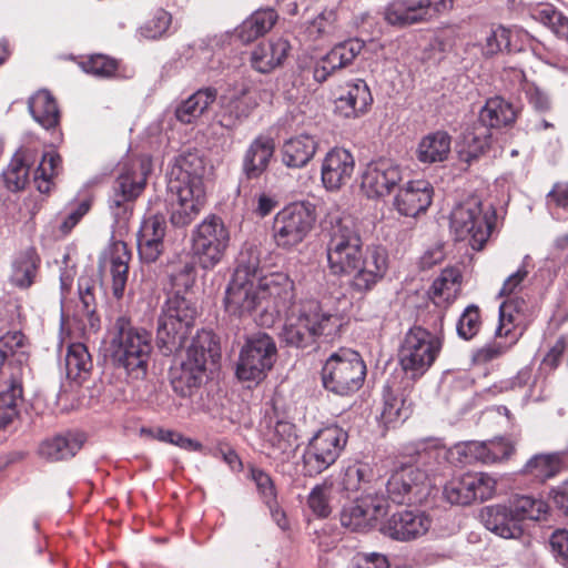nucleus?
<instances>
[{"label":"nucleus","mask_w":568,"mask_h":568,"mask_svg":"<svg viewBox=\"0 0 568 568\" xmlns=\"http://www.w3.org/2000/svg\"><path fill=\"white\" fill-rule=\"evenodd\" d=\"M36 160L37 151L31 148H23L13 155L3 172L6 186L10 191L18 192L24 189L29 181L30 166L34 164Z\"/></svg>","instance_id":"4c0bfd02"},{"label":"nucleus","mask_w":568,"mask_h":568,"mask_svg":"<svg viewBox=\"0 0 568 568\" xmlns=\"http://www.w3.org/2000/svg\"><path fill=\"white\" fill-rule=\"evenodd\" d=\"M484 526L495 535L505 539H517L524 528L510 505H491L480 511Z\"/></svg>","instance_id":"bb28decb"},{"label":"nucleus","mask_w":568,"mask_h":568,"mask_svg":"<svg viewBox=\"0 0 568 568\" xmlns=\"http://www.w3.org/2000/svg\"><path fill=\"white\" fill-rule=\"evenodd\" d=\"M452 148V136L444 130L426 134L418 143L416 156L419 162L434 164L448 159Z\"/></svg>","instance_id":"e433bc0d"},{"label":"nucleus","mask_w":568,"mask_h":568,"mask_svg":"<svg viewBox=\"0 0 568 568\" xmlns=\"http://www.w3.org/2000/svg\"><path fill=\"white\" fill-rule=\"evenodd\" d=\"M197 307L192 298L175 292L168 296L158 318L156 345L164 356L183 349L194 336Z\"/></svg>","instance_id":"423d86ee"},{"label":"nucleus","mask_w":568,"mask_h":568,"mask_svg":"<svg viewBox=\"0 0 568 568\" xmlns=\"http://www.w3.org/2000/svg\"><path fill=\"white\" fill-rule=\"evenodd\" d=\"M165 232V217L162 214H154L143 221L138 236L152 241H163Z\"/></svg>","instance_id":"e2e57ef3"},{"label":"nucleus","mask_w":568,"mask_h":568,"mask_svg":"<svg viewBox=\"0 0 568 568\" xmlns=\"http://www.w3.org/2000/svg\"><path fill=\"white\" fill-rule=\"evenodd\" d=\"M204 166L202 160L196 154L180 155L170 172L168 184L169 191H180L186 189L184 194L195 193V195L205 194L203 185Z\"/></svg>","instance_id":"412c9836"},{"label":"nucleus","mask_w":568,"mask_h":568,"mask_svg":"<svg viewBox=\"0 0 568 568\" xmlns=\"http://www.w3.org/2000/svg\"><path fill=\"white\" fill-rule=\"evenodd\" d=\"M347 439V433L337 425L317 430L303 453L304 474L313 477L329 468L341 456Z\"/></svg>","instance_id":"f8f14e48"},{"label":"nucleus","mask_w":568,"mask_h":568,"mask_svg":"<svg viewBox=\"0 0 568 568\" xmlns=\"http://www.w3.org/2000/svg\"><path fill=\"white\" fill-rule=\"evenodd\" d=\"M458 460L464 464H489L487 442H466L455 446Z\"/></svg>","instance_id":"4d7b16f0"},{"label":"nucleus","mask_w":568,"mask_h":568,"mask_svg":"<svg viewBox=\"0 0 568 568\" xmlns=\"http://www.w3.org/2000/svg\"><path fill=\"white\" fill-rule=\"evenodd\" d=\"M326 258L333 275H351L357 293L372 291L385 276L388 263L382 247L364 248L361 229L351 215H328L323 222Z\"/></svg>","instance_id":"f257e3e1"},{"label":"nucleus","mask_w":568,"mask_h":568,"mask_svg":"<svg viewBox=\"0 0 568 568\" xmlns=\"http://www.w3.org/2000/svg\"><path fill=\"white\" fill-rule=\"evenodd\" d=\"M321 375L326 390L338 396H351L363 386L366 365L356 351L339 348L326 359Z\"/></svg>","instance_id":"1a4fd4ad"},{"label":"nucleus","mask_w":568,"mask_h":568,"mask_svg":"<svg viewBox=\"0 0 568 568\" xmlns=\"http://www.w3.org/2000/svg\"><path fill=\"white\" fill-rule=\"evenodd\" d=\"M61 170V156L49 151L42 154L41 162L34 171V183L40 193L47 194L53 187V179L59 175Z\"/></svg>","instance_id":"49530a36"},{"label":"nucleus","mask_w":568,"mask_h":568,"mask_svg":"<svg viewBox=\"0 0 568 568\" xmlns=\"http://www.w3.org/2000/svg\"><path fill=\"white\" fill-rule=\"evenodd\" d=\"M349 568H389V561L379 552H359L352 559Z\"/></svg>","instance_id":"69168bd1"},{"label":"nucleus","mask_w":568,"mask_h":568,"mask_svg":"<svg viewBox=\"0 0 568 568\" xmlns=\"http://www.w3.org/2000/svg\"><path fill=\"white\" fill-rule=\"evenodd\" d=\"M528 305L526 301L518 296H509L499 307V326L496 335H508L511 326L520 324L525 318Z\"/></svg>","instance_id":"a18cd8bd"},{"label":"nucleus","mask_w":568,"mask_h":568,"mask_svg":"<svg viewBox=\"0 0 568 568\" xmlns=\"http://www.w3.org/2000/svg\"><path fill=\"white\" fill-rule=\"evenodd\" d=\"M220 103L219 123L229 130L240 125L257 105L255 99L244 91L229 97H221Z\"/></svg>","instance_id":"c756f323"},{"label":"nucleus","mask_w":568,"mask_h":568,"mask_svg":"<svg viewBox=\"0 0 568 568\" xmlns=\"http://www.w3.org/2000/svg\"><path fill=\"white\" fill-rule=\"evenodd\" d=\"M373 97L366 82L356 79L341 89L335 99V113L343 118H358L368 111Z\"/></svg>","instance_id":"a878e982"},{"label":"nucleus","mask_w":568,"mask_h":568,"mask_svg":"<svg viewBox=\"0 0 568 568\" xmlns=\"http://www.w3.org/2000/svg\"><path fill=\"white\" fill-rule=\"evenodd\" d=\"M410 414L409 405L406 406V399L403 396L393 394L388 388L384 393V406L381 413V419L385 425L394 424L398 420H405Z\"/></svg>","instance_id":"864d4df0"},{"label":"nucleus","mask_w":568,"mask_h":568,"mask_svg":"<svg viewBox=\"0 0 568 568\" xmlns=\"http://www.w3.org/2000/svg\"><path fill=\"white\" fill-rule=\"evenodd\" d=\"M549 545L557 561L568 565V530L558 529L554 531Z\"/></svg>","instance_id":"774afa93"},{"label":"nucleus","mask_w":568,"mask_h":568,"mask_svg":"<svg viewBox=\"0 0 568 568\" xmlns=\"http://www.w3.org/2000/svg\"><path fill=\"white\" fill-rule=\"evenodd\" d=\"M462 288V273L456 267L445 268L433 282L429 295L436 305L452 303Z\"/></svg>","instance_id":"79ce46f5"},{"label":"nucleus","mask_w":568,"mask_h":568,"mask_svg":"<svg viewBox=\"0 0 568 568\" xmlns=\"http://www.w3.org/2000/svg\"><path fill=\"white\" fill-rule=\"evenodd\" d=\"M260 250L254 244H244L236 260V267L233 276L239 280H251L257 282L263 275L260 272Z\"/></svg>","instance_id":"09e8293b"},{"label":"nucleus","mask_w":568,"mask_h":568,"mask_svg":"<svg viewBox=\"0 0 568 568\" xmlns=\"http://www.w3.org/2000/svg\"><path fill=\"white\" fill-rule=\"evenodd\" d=\"M294 297L293 282L285 273H271L258 278L239 280L232 276L224 295V310L230 317L245 320L253 317L260 325L271 326Z\"/></svg>","instance_id":"f03ea898"},{"label":"nucleus","mask_w":568,"mask_h":568,"mask_svg":"<svg viewBox=\"0 0 568 568\" xmlns=\"http://www.w3.org/2000/svg\"><path fill=\"white\" fill-rule=\"evenodd\" d=\"M186 189L180 191H169L171 194V223L176 227L189 225L200 213L204 205L205 194L195 195V193L184 194Z\"/></svg>","instance_id":"c9c22d12"},{"label":"nucleus","mask_w":568,"mask_h":568,"mask_svg":"<svg viewBox=\"0 0 568 568\" xmlns=\"http://www.w3.org/2000/svg\"><path fill=\"white\" fill-rule=\"evenodd\" d=\"M92 367L91 356L85 345L71 344L65 356V369L69 378L77 379L88 374Z\"/></svg>","instance_id":"3c124183"},{"label":"nucleus","mask_w":568,"mask_h":568,"mask_svg":"<svg viewBox=\"0 0 568 568\" xmlns=\"http://www.w3.org/2000/svg\"><path fill=\"white\" fill-rule=\"evenodd\" d=\"M430 486L427 471L408 464L393 471L386 483V491L394 504H420L429 495Z\"/></svg>","instance_id":"dca6fc26"},{"label":"nucleus","mask_w":568,"mask_h":568,"mask_svg":"<svg viewBox=\"0 0 568 568\" xmlns=\"http://www.w3.org/2000/svg\"><path fill=\"white\" fill-rule=\"evenodd\" d=\"M277 356L274 339L266 333L248 336L241 348L236 377L242 382L261 383L273 368Z\"/></svg>","instance_id":"ddd939ff"},{"label":"nucleus","mask_w":568,"mask_h":568,"mask_svg":"<svg viewBox=\"0 0 568 568\" xmlns=\"http://www.w3.org/2000/svg\"><path fill=\"white\" fill-rule=\"evenodd\" d=\"M496 479L486 473H466L454 477L444 486V497L452 505L467 506L475 501L491 498L496 490Z\"/></svg>","instance_id":"f3484780"},{"label":"nucleus","mask_w":568,"mask_h":568,"mask_svg":"<svg viewBox=\"0 0 568 568\" xmlns=\"http://www.w3.org/2000/svg\"><path fill=\"white\" fill-rule=\"evenodd\" d=\"M40 256L34 248L29 247L20 252L12 262L10 283L20 290L33 285L40 266Z\"/></svg>","instance_id":"58836bf2"},{"label":"nucleus","mask_w":568,"mask_h":568,"mask_svg":"<svg viewBox=\"0 0 568 568\" xmlns=\"http://www.w3.org/2000/svg\"><path fill=\"white\" fill-rule=\"evenodd\" d=\"M480 313L476 305H469L465 308L457 322V334L468 341L473 338L480 328Z\"/></svg>","instance_id":"bf43d9fd"},{"label":"nucleus","mask_w":568,"mask_h":568,"mask_svg":"<svg viewBox=\"0 0 568 568\" xmlns=\"http://www.w3.org/2000/svg\"><path fill=\"white\" fill-rule=\"evenodd\" d=\"M29 343L20 331H9L0 337V366L9 381L0 389V428L18 416V404L22 400V377L28 369Z\"/></svg>","instance_id":"20e7f679"},{"label":"nucleus","mask_w":568,"mask_h":568,"mask_svg":"<svg viewBox=\"0 0 568 568\" xmlns=\"http://www.w3.org/2000/svg\"><path fill=\"white\" fill-rule=\"evenodd\" d=\"M316 150L317 142L311 135L291 138L281 148L282 163L290 169H302L313 159Z\"/></svg>","instance_id":"72a5a7b5"},{"label":"nucleus","mask_w":568,"mask_h":568,"mask_svg":"<svg viewBox=\"0 0 568 568\" xmlns=\"http://www.w3.org/2000/svg\"><path fill=\"white\" fill-rule=\"evenodd\" d=\"M316 216L310 203L296 202L282 209L274 219L273 237L278 247L291 248L306 237Z\"/></svg>","instance_id":"2eb2a0df"},{"label":"nucleus","mask_w":568,"mask_h":568,"mask_svg":"<svg viewBox=\"0 0 568 568\" xmlns=\"http://www.w3.org/2000/svg\"><path fill=\"white\" fill-rule=\"evenodd\" d=\"M365 43L358 39H349L333 47L314 65L313 78L316 82H325L335 71L348 67L362 52Z\"/></svg>","instance_id":"5701e85b"},{"label":"nucleus","mask_w":568,"mask_h":568,"mask_svg":"<svg viewBox=\"0 0 568 568\" xmlns=\"http://www.w3.org/2000/svg\"><path fill=\"white\" fill-rule=\"evenodd\" d=\"M496 223L491 205L484 207L478 199H470L456 206L450 216V229L458 241L468 240L474 250H481Z\"/></svg>","instance_id":"9d476101"},{"label":"nucleus","mask_w":568,"mask_h":568,"mask_svg":"<svg viewBox=\"0 0 568 568\" xmlns=\"http://www.w3.org/2000/svg\"><path fill=\"white\" fill-rule=\"evenodd\" d=\"M131 252L128 244L116 240L110 243L103 253L105 263H109L110 274L112 278V294L116 300L123 297L124 290L129 277V263L131 261Z\"/></svg>","instance_id":"c85d7f7f"},{"label":"nucleus","mask_w":568,"mask_h":568,"mask_svg":"<svg viewBox=\"0 0 568 568\" xmlns=\"http://www.w3.org/2000/svg\"><path fill=\"white\" fill-rule=\"evenodd\" d=\"M342 318L324 312L317 301H305L294 306L286 315L280 333L281 341L291 347L313 346L317 338L333 341L339 333Z\"/></svg>","instance_id":"7ed1b4c3"},{"label":"nucleus","mask_w":568,"mask_h":568,"mask_svg":"<svg viewBox=\"0 0 568 568\" xmlns=\"http://www.w3.org/2000/svg\"><path fill=\"white\" fill-rule=\"evenodd\" d=\"M85 437L81 433L67 432L44 439L38 449L39 456L49 462L71 458L82 448Z\"/></svg>","instance_id":"7c9ffc66"},{"label":"nucleus","mask_w":568,"mask_h":568,"mask_svg":"<svg viewBox=\"0 0 568 568\" xmlns=\"http://www.w3.org/2000/svg\"><path fill=\"white\" fill-rule=\"evenodd\" d=\"M139 256L144 263L155 262L164 251L163 241H152L138 236Z\"/></svg>","instance_id":"338daca9"},{"label":"nucleus","mask_w":568,"mask_h":568,"mask_svg":"<svg viewBox=\"0 0 568 568\" xmlns=\"http://www.w3.org/2000/svg\"><path fill=\"white\" fill-rule=\"evenodd\" d=\"M510 44V31L503 26H498L490 30L487 36L483 52L487 57H491Z\"/></svg>","instance_id":"680f3d73"},{"label":"nucleus","mask_w":568,"mask_h":568,"mask_svg":"<svg viewBox=\"0 0 568 568\" xmlns=\"http://www.w3.org/2000/svg\"><path fill=\"white\" fill-rule=\"evenodd\" d=\"M172 14L164 9H156L136 30L145 40H161L171 34Z\"/></svg>","instance_id":"de8ad7c7"},{"label":"nucleus","mask_w":568,"mask_h":568,"mask_svg":"<svg viewBox=\"0 0 568 568\" xmlns=\"http://www.w3.org/2000/svg\"><path fill=\"white\" fill-rule=\"evenodd\" d=\"M251 478L255 483L265 504L276 499V491L271 476L260 468H252Z\"/></svg>","instance_id":"0e129e2a"},{"label":"nucleus","mask_w":568,"mask_h":568,"mask_svg":"<svg viewBox=\"0 0 568 568\" xmlns=\"http://www.w3.org/2000/svg\"><path fill=\"white\" fill-rule=\"evenodd\" d=\"M531 17L557 33L568 27V19L551 4H539L532 8Z\"/></svg>","instance_id":"6e6d98bb"},{"label":"nucleus","mask_w":568,"mask_h":568,"mask_svg":"<svg viewBox=\"0 0 568 568\" xmlns=\"http://www.w3.org/2000/svg\"><path fill=\"white\" fill-rule=\"evenodd\" d=\"M277 20L273 9H262L252 13L236 29V36L243 43H250L268 32Z\"/></svg>","instance_id":"c03bdc74"},{"label":"nucleus","mask_w":568,"mask_h":568,"mask_svg":"<svg viewBox=\"0 0 568 568\" xmlns=\"http://www.w3.org/2000/svg\"><path fill=\"white\" fill-rule=\"evenodd\" d=\"M28 108L33 119L44 129L49 130L58 125L60 112L49 91H38L29 99Z\"/></svg>","instance_id":"37998d69"},{"label":"nucleus","mask_w":568,"mask_h":568,"mask_svg":"<svg viewBox=\"0 0 568 568\" xmlns=\"http://www.w3.org/2000/svg\"><path fill=\"white\" fill-rule=\"evenodd\" d=\"M491 132L483 123H474L465 129L458 144V159L462 162L471 164L489 148Z\"/></svg>","instance_id":"2f4dec72"},{"label":"nucleus","mask_w":568,"mask_h":568,"mask_svg":"<svg viewBox=\"0 0 568 568\" xmlns=\"http://www.w3.org/2000/svg\"><path fill=\"white\" fill-rule=\"evenodd\" d=\"M403 180L402 168L388 159L369 163L362 176V189L368 197L389 194Z\"/></svg>","instance_id":"aec40b11"},{"label":"nucleus","mask_w":568,"mask_h":568,"mask_svg":"<svg viewBox=\"0 0 568 568\" xmlns=\"http://www.w3.org/2000/svg\"><path fill=\"white\" fill-rule=\"evenodd\" d=\"M355 161L352 153L345 149L335 148L324 158L322 163V182L326 190L336 191L352 178Z\"/></svg>","instance_id":"393cba45"},{"label":"nucleus","mask_w":568,"mask_h":568,"mask_svg":"<svg viewBox=\"0 0 568 568\" xmlns=\"http://www.w3.org/2000/svg\"><path fill=\"white\" fill-rule=\"evenodd\" d=\"M520 525L525 519L540 520L547 513V504L531 496H520L510 504Z\"/></svg>","instance_id":"603ef678"},{"label":"nucleus","mask_w":568,"mask_h":568,"mask_svg":"<svg viewBox=\"0 0 568 568\" xmlns=\"http://www.w3.org/2000/svg\"><path fill=\"white\" fill-rule=\"evenodd\" d=\"M332 484L324 481L314 486L307 496V506L318 518H327L332 514Z\"/></svg>","instance_id":"5fc2aeb1"},{"label":"nucleus","mask_w":568,"mask_h":568,"mask_svg":"<svg viewBox=\"0 0 568 568\" xmlns=\"http://www.w3.org/2000/svg\"><path fill=\"white\" fill-rule=\"evenodd\" d=\"M192 253L205 270L215 267L230 244V232L221 217L210 215L192 232Z\"/></svg>","instance_id":"4468645a"},{"label":"nucleus","mask_w":568,"mask_h":568,"mask_svg":"<svg viewBox=\"0 0 568 568\" xmlns=\"http://www.w3.org/2000/svg\"><path fill=\"white\" fill-rule=\"evenodd\" d=\"M442 349L440 339L427 329L410 328L398 352L399 364L407 376L417 379L434 364Z\"/></svg>","instance_id":"9b49d317"},{"label":"nucleus","mask_w":568,"mask_h":568,"mask_svg":"<svg viewBox=\"0 0 568 568\" xmlns=\"http://www.w3.org/2000/svg\"><path fill=\"white\" fill-rule=\"evenodd\" d=\"M150 170L146 158H134L122 163L109 200L110 211L120 227L125 226L132 216L133 203L144 191Z\"/></svg>","instance_id":"6e6552de"},{"label":"nucleus","mask_w":568,"mask_h":568,"mask_svg":"<svg viewBox=\"0 0 568 568\" xmlns=\"http://www.w3.org/2000/svg\"><path fill=\"white\" fill-rule=\"evenodd\" d=\"M296 427L285 419H277L267 426L264 440L268 448V455L282 462L290 459L298 447Z\"/></svg>","instance_id":"cd10ccee"},{"label":"nucleus","mask_w":568,"mask_h":568,"mask_svg":"<svg viewBox=\"0 0 568 568\" xmlns=\"http://www.w3.org/2000/svg\"><path fill=\"white\" fill-rule=\"evenodd\" d=\"M561 462L557 454H540L530 458L525 465L524 473L531 475L539 480H546L557 475Z\"/></svg>","instance_id":"8fccbe9b"},{"label":"nucleus","mask_w":568,"mask_h":568,"mask_svg":"<svg viewBox=\"0 0 568 568\" xmlns=\"http://www.w3.org/2000/svg\"><path fill=\"white\" fill-rule=\"evenodd\" d=\"M434 189L426 180L408 181L394 197V207L404 216L425 213L433 202Z\"/></svg>","instance_id":"4be33fe9"},{"label":"nucleus","mask_w":568,"mask_h":568,"mask_svg":"<svg viewBox=\"0 0 568 568\" xmlns=\"http://www.w3.org/2000/svg\"><path fill=\"white\" fill-rule=\"evenodd\" d=\"M383 17L389 26L397 28L426 23L419 0H392L385 6Z\"/></svg>","instance_id":"f704fd0d"},{"label":"nucleus","mask_w":568,"mask_h":568,"mask_svg":"<svg viewBox=\"0 0 568 568\" xmlns=\"http://www.w3.org/2000/svg\"><path fill=\"white\" fill-rule=\"evenodd\" d=\"M183 348L185 356L171 368V385L178 395L190 397L204 381L207 356L214 358L219 347L211 331L196 329L195 336Z\"/></svg>","instance_id":"0eeeda50"},{"label":"nucleus","mask_w":568,"mask_h":568,"mask_svg":"<svg viewBox=\"0 0 568 568\" xmlns=\"http://www.w3.org/2000/svg\"><path fill=\"white\" fill-rule=\"evenodd\" d=\"M432 519L419 510L394 513L381 526V532L397 541H410L424 536L430 528Z\"/></svg>","instance_id":"6ab92c4d"},{"label":"nucleus","mask_w":568,"mask_h":568,"mask_svg":"<svg viewBox=\"0 0 568 568\" xmlns=\"http://www.w3.org/2000/svg\"><path fill=\"white\" fill-rule=\"evenodd\" d=\"M386 503L377 493H367L343 506L339 513L341 525L354 532H368L374 529L379 517L385 514Z\"/></svg>","instance_id":"a211bd4d"},{"label":"nucleus","mask_w":568,"mask_h":568,"mask_svg":"<svg viewBox=\"0 0 568 568\" xmlns=\"http://www.w3.org/2000/svg\"><path fill=\"white\" fill-rule=\"evenodd\" d=\"M216 98V89L211 87L199 89L176 106L175 116L181 123H193L207 110Z\"/></svg>","instance_id":"a19ab883"},{"label":"nucleus","mask_w":568,"mask_h":568,"mask_svg":"<svg viewBox=\"0 0 568 568\" xmlns=\"http://www.w3.org/2000/svg\"><path fill=\"white\" fill-rule=\"evenodd\" d=\"M81 68L85 73L100 78L113 75L118 69L115 60L103 54H94L81 62Z\"/></svg>","instance_id":"13d9d810"},{"label":"nucleus","mask_w":568,"mask_h":568,"mask_svg":"<svg viewBox=\"0 0 568 568\" xmlns=\"http://www.w3.org/2000/svg\"><path fill=\"white\" fill-rule=\"evenodd\" d=\"M517 116L516 108L501 97H494L486 101L479 112L477 123H483L489 130L511 125Z\"/></svg>","instance_id":"ea45409f"},{"label":"nucleus","mask_w":568,"mask_h":568,"mask_svg":"<svg viewBox=\"0 0 568 568\" xmlns=\"http://www.w3.org/2000/svg\"><path fill=\"white\" fill-rule=\"evenodd\" d=\"M275 149V140L268 134H258L251 141L243 154L241 168L246 180H257L267 171Z\"/></svg>","instance_id":"b1692460"},{"label":"nucleus","mask_w":568,"mask_h":568,"mask_svg":"<svg viewBox=\"0 0 568 568\" xmlns=\"http://www.w3.org/2000/svg\"><path fill=\"white\" fill-rule=\"evenodd\" d=\"M99 290L97 280L90 276H80L78 280L79 297L83 307V312L90 318L95 313L97 300L95 293Z\"/></svg>","instance_id":"052dcab7"},{"label":"nucleus","mask_w":568,"mask_h":568,"mask_svg":"<svg viewBox=\"0 0 568 568\" xmlns=\"http://www.w3.org/2000/svg\"><path fill=\"white\" fill-rule=\"evenodd\" d=\"M153 346L150 332L119 316L111 328L110 356L116 368L132 379L146 376Z\"/></svg>","instance_id":"39448f33"},{"label":"nucleus","mask_w":568,"mask_h":568,"mask_svg":"<svg viewBox=\"0 0 568 568\" xmlns=\"http://www.w3.org/2000/svg\"><path fill=\"white\" fill-rule=\"evenodd\" d=\"M291 45L283 38L272 39L268 42L260 43L251 54L252 67L261 72L267 73L282 64L286 59Z\"/></svg>","instance_id":"473e14b6"}]
</instances>
